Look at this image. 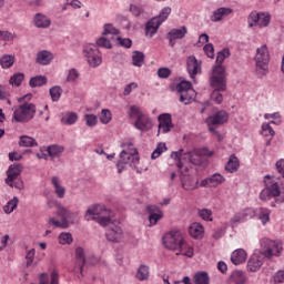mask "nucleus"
Masks as SVG:
<instances>
[{
  "instance_id": "1",
  "label": "nucleus",
  "mask_w": 284,
  "mask_h": 284,
  "mask_svg": "<svg viewBox=\"0 0 284 284\" xmlns=\"http://www.w3.org/2000/svg\"><path fill=\"white\" fill-rule=\"evenodd\" d=\"M114 213L106 209L103 204H95L90 206L85 214V221H97L101 227H111L115 222L112 221Z\"/></svg>"
},
{
  "instance_id": "2",
  "label": "nucleus",
  "mask_w": 284,
  "mask_h": 284,
  "mask_svg": "<svg viewBox=\"0 0 284 284\" xmlns=\"http://www.w3.org/2000/svg\"><path fill=\"white\" fill-rule=\"evenodd\" d=\"M55 214L61 221L57 220L55 217H49L48 223L49 225L60 227L61 230H68V227H70V223H74V219L77 217V213L70 211L62 204L57 205Z\"/></svg>"
},
{
  "instance_id": "3",
  "label": "nucleus",
  "mask_w": 284,
  "mask_h": 284,
  "mask_svg": "<svg viewBox=\"0 0 284 284\" xmlns=\"http://www.w3.org/2000/svg\"><path fill=\"white\" fill-rule=\"evenodd\" d=\"M139 164V152L136 149H129V150H122L120 153V160L116 163L118 172L121 174L123 170H125L126 165L130 168H134V170L138 172V174H141L143 170L136 168Z\"/></svg>"
},
{
  "instance_id": "4",
  "label": "nucleus",
  "mask_w": 284,
  "mask_h": 284,
  "mask_svg": "<svg viewBox=\"0 0 284 284\" xmlns=\"http://www.w3.org/2000/svg\"><path fill=\"white\" fill-rule=\"evenodd\" d=\"M37 114V105L30 102H22L13 112L12 121L16 123H29Z\"/></svg>"
},
{
  "instance_id": "5",
  "label": "nucleus",
  "mask_w": 284,
  "mask_h": 284,
  "mask_svg": "<svg viewBox=\"0 0 284 284\" xmlns=\"http://www.w3.org/2000/svg\"><path fill=\"white\" fill-rule=\"evenodd\" d=\"M261 248L256 251L265 258H272V256H280L281 252H283V244L281 242H276L264 237L260 242Z\"/></svg>"
},
{
  "instance_id": "6",
  "label": "nucleus",
  "mask_w": 284,
  "mask_h": 284,
  "mask_svg": "<svg viewBox=\"0 0 284 284\" xmlns=\"http://www.w3.org/2000/svg\"><path fill=\"white\" fill-rule=\"evenodd\" d=\"M210 85L213 90L224 91L227 90V75L224 65H215L212 70L210 78Z\"/></svg>"
},
{
  "instance_id": "7",
  "label": "nucleus",
  "mask_w": 284,
  "mask_h": 284,
  "mask_svg": "<svg viewBox=\"0 0 284 284\" xmlns=\"http://www.w3.org/2000/svg\"><path fill=\"white\" fill-rule=\"evenodd\" d=\"M21 172H23V166L21 164H11L7 170V179L6 184L9 187H16V190H23L26 185L23 184V180L21 176Z\"/></svg>"
},
{
  "instance_id": "8",
  "label": "nucleus",
  "mask_w": 284,
  "mask_h": 284,
  "mask_svg": "<svg viewBox=\"0 0 284 284\" xmlns=\"http://www.w3.org/2000/svg\"><path fill=\"white\" fill-rule=\"evenodd\" d=\"M163 245L166 250H172L173 252H179V250H185V240L180 231H171L166 233L163 237Z\"/></svg>"
},
{
  "instance_id": "9",
  "label": "nucleus",
  "mask_w": 284,
  "mask_h": 284,
  "mask_svg": "<svg viewBox=\"0 0 284 284\" xmlns=\"http://www.w3.org/2000/svg\"><path fill=\"white\" fill-rule=\"evenodd\" d=\"M272 179V175L264 176L265 189H263L260 193L261 201H270V199L281 196V185H278V182H274Z\"/></svg>"
},
{
  "instance_id": "10",
  "label": "nucleus",
  "mask_w": 284,
  "mask_h": 284,
  "mask_svg": "<svg viewBox=\"0 0 284 284\" xmlns=\"http://www.w3.org/2000/svg\"><path fill=\"white\" fill-rule=\"evenodd\" d=\"M175 90L180 95V103H184V105H190L196 99V91L190 81L182 80L176 84Z\"/></svg>"
},
{
  "instance_id": "11",
  "label": "nucleus",
  "mask_w": 284,
  "mask_h": 284,
  "mask_svg": "<svg viewBox=\"0 0 284 284\" xmlns=\"http://www.w3.org/2000/svg\"><path fill=\"white\" fill-rule=\"evenodd\" d=\"M256 72L262 77H265L270 71V51L267 45L263 44L261 48H257L255 55Z\"/></svg>"
},
{
  "instance_id": "12",
  "label": "nucleus",
  "mask_w": 284,
  "mask_h": 284,
  "mask_svg": "<svg viewBox=\"0 0 284 284\" xmlns=\"http://www.w3.org/2000/svg\"><path fill=\"white\" fill-rule=\"evenodd\" d=\"M83 57L87 59L91 68H99L103 63L101 51L94 43H88L83 45Z\"/></svg>"
},
{
  "instance_id": "13",
  "label": "nucleus",
  "mask_w": 284,
  "mask_h": 284,
  "mask_svg": "<svg viewBox=\"0 0 284 284\" xmlns=\"http://www.w3.org/2000/svg\"><path fill=\"white\" fill-rule=\"evenodd\" d=\"M105 236L111 243H121L123 240V229H121V224L119 222L111 224L105 233Z\"/></svg>"
},
{
  "instance_id": "14",
  "label": "nucleus",
  "mask_w": 284,
  "mask_h": 284,
  "mask_svg": "<svg viewBox=\"0 0 284 284\" xmlns=\"http://www.w3.org/2000/svg\"><path fill=\"white\" fill-rule=\"evenodd\" d=\"M229 119L230 115L225 110H221L206 118L205 123L206 125H224V123H227Z\"/></svg>"
},
{
  "instance_id": "15",
  "label": "nucleus",
  "mask_w": 284,
  "mask_h": 284,
  "mask_svg": "<svg viewBox=\"0 0 284 284\" xmlns=\"http://www.w3.org/2000/svg\"><path fill=\"white\" fill-rule=\"evenodd\" d=\"M159 130L158 134H168L174 128L172 124V115L170 113H163L159 116Z\"/></svg>"
},
{
  "instance_id": "16",
  "label": "nucleus",
  "mask_w": 284,
  "mask_h": 284,
  "mask_svg": "<svg viewBox=\"0 0 284 284\" xmlns=\"http://www.w3.org/2000/svg\"><path fill=\"white\" fill-rule=\"evenodd\" d=\"M204 154V156H214V152L209 151L207 148L202 149V151H191L186 153V156L193 165H201L202 159L201 155Z\"/></svg>"
},
{
  "instance_id": "17",
  "label": "nucleus",
  "mask_w": 284,
  "mask_h": 284,
  "mask_svg": "<svg viewBox=\"0 0 284 284\" xmlns=\"http://www.w3.org/2000/svg\"><path fill=\"white\" fill-rule=\"evenodd\" d=\"M265 258L267 257L258 253V251H255L251 256V258L248 260V263H247L248 271L257 272V270H261V267L263 266V263L265 262Z\"/></svg>"
},
{
  "instance_id": "18",
  "label": "nucleus",
  "mask_w": 284,
  "mask_h": 284,
  "mask_svg": "<svg viewBox=\"0 0 284 284\" xmlns=\"http://www.w3.org/2000/svg\"><path fill=\"white\" fill-rule=\"evenodd\" d=\"M33 26L40 30H48L52 26V19L43 13H36L33 17Z\"/></svg>"
},
{
  "instance_id": "19",
  "label": "nucleus",
  "mask_w": 284,
  "mask_h": 284,
  "mask_svg": "<svg viewBox=\"0 0 284 284\" xmlns=\"http://www.w3.org/2000/svg\"><path fill=\"white\" fill-rule=\"evenodd\" d=\"M221 183H225V178L220 173H215L201 182L202 187H219Z\"/></svg>"
},
{
  "instance_id": "20",
  "label": "nucleus",
  "mask_w": 284,
  "mask_h": 284,
  "mask_svg": "<svg viewBox=\"0 0 284 284\" xmlns=\"http://www.w3.org/2000/svg\"><path fill=\"white\" fill-rule=\"evenodd\" d=\"M186 70L191 79H195L196 74L201 72V62L196 60V57L191 55L186 59Z\"/></svg>"
},
{
  "instance_id": "21",
  "label": "nucleus",
  "mask_w": 284,
  "mask_h": 284,
  "mask_svg": "<svg viewBox=\"0 0 284 284\" xmlns=\"http://www.w3.org/2000/svg\"><path fill=\"white\" fill-rule=\"evenodd\" d=\"M152 119H150L148 115H140L139 119H136L134 126L136 130H140V132H148L152 130Z\"/></svg>"
},
{
  "instance_id": "22",
  "label": "nucleus",
  "mask_w": 284,
  "mask_h": 284,
  "mask_svg": "<svg viewBox=\"0 0 284 284\" xmlns=\"http://www.w3.org/2000/svg\"><path fill=\"white\" fill-rule=\"evenodd\" d=\"M232 12H234V9L227 8V7H221L213 12L211 17V21H213V23H219V21H223L225 17H230Z\"/></svg>"
},
{
  "instance_id": "23",
  "label": "nucleus",
  "mask_w": 284,
  "mask_h": 284,
  "mask_svg": "<svg viewBox=\"0 0 284 284\" xmlns=\"http://www.w3.org/2000/svg\"><path fill=\"white\" fill-rule=\"evenodd\" d=\"M146 210L149 212V221L151 225H156V223L163 219V212L158 206L149 205L146 206Z\"/></svg>"
},
{
  "instance_id": "24",
  "label": "nucleus",
  "mask_w": 284,
  "mask_h": 284,
  "mask_svg": "<svg viewBox=\"0 0 284 284\" xmlns=\"http://www.w3.org/2000/svg\"><path fill=\"white\" fill-rule=\"evenodd\" d=\"M247 261V252L243 248H237L231 254L233 265H243Z\"/></svg>"
},
{
  "instance_id": "25",
  "label": "nucleus",
  "mask_w": 284,
  "mask_h": 284,
  "mask_svg": "<svg viewBox=\"0 0 284 284\" xmlns=\"http://www.w3.org/2000/svg\"><path fill=\"white\" fill-rule=\"evenodd\" d=\"M159 28H161V22H158L156 18H152L145 23V36L152 39L159 32Z\"/></svg>"
},
{
  "instance_id": "26",
  "label": "nucleus",
  "mask_w": 284,
  "mask_h": 284,
  "mask_svg": "<svg viewBox=\"0 0 284 284\" xmlns=\"http://www.w3.org/2000/svg\"><path fill=\"white\" fill-rule=\"evenodd\" d=\"M52 59H54V55L48 50L40 51L37 54V63L40 65H50Z\"/></svg>"
},
{
  "instance_id": "27",
  "label": "nucleus",
  "mask_w": 284,
  "mask_h": 284,
  "mask_svg": "<svg viewBox=\"0 0 284 284\" xmlns=\"http://www.w3.org/2000/svg\"><path fill=\"white\" fill-rule=\"evenodd\" d=\"M247 277L243 271H233L227 280V284H245Z\"/></svg>"
},
{
  "instance_id": "28",
  "label": "nucleus",
  "mask_w": 284,
  "mask_h": 284,
  "mask_svg": "<svg viewBox=\"0 0 284 284\" xmlns=\"http://www.w3.org/2000/svg\"><path fill=\"white\" fill-rule=\"evenodd\" d=\"M75 267L83 274V267L85 265V251L83 247L79 246L75 248Z\"/></svg>"
},
{
  "instance_id": "29",
  "label": "nucleus",
  "mask_w": 284,
  "mask_h": 284,
  "mask_svg": "<svg viewBox=\"0 0 284 284\" xmlns=\"http://www.w3.org/2000/svg\"><path fill=\"white\" fill-rule=\"evenodd\" d=\"M51 183L54 187V193L58 199H65V186L61 185V180H59V176H52Z\"/></svg>"
},
{
  "instance_id": "30",
  "label": "nucleus",
  "mask_w": 284,
  "mask_h": 284,
  "mask_svg": "<svg viewBox=\"0 0 284 284\" xmlns=\"http://www.w3.org/2000/svg\"><path fill=\"white\" fill-rule=\"evenodd\" d=\"M239 168H241V163L239 162V158H236V154H232L225 165L226 172H230L231 174H234V172L239 171Z\"/></svg>"
},
{
  "instance_id": "31",
  "label": "nucleus",
  "mask_w": 284,
  "mask_h": 284,
  "mask_svg": "<svg viewBox=\"0 0 284 284\" xmlns=\"http://www.w3.org/2000/svg\"><path fill=\"white\" fill-rule=\"evenodd\" d=\"M189 234L193 239H201L203 236V225L199 222H194L189 227Z\"/></svg>"
},
{
  "instance_id": "32",
  "label": "nucleus",
  "mask_w": 284,
  "mask_h": 284,
  "mask_svg": "<svg viewBox=\"0 0 284 284\" xmlns=\"http://www.w3.org/2000/svg\"><path fill=\"white\" fill-rule=\"evenodd\" d=\"M138 281H148L150 278V266L141 264L136 271Z\"/></svg>"
},
{
  "instance_id": "33",
  "label": "nucleus",
  "mask_w": 284,
  "mask_h": 284,
  "mask_svg": "<svg viewBox=\"0 0 284 284\" xmlns=\"http://www.w3.org/2000/svg\"><path fill=\"white\" fill-rule=\"evenodd\" d=\"M170 14H172V8L164 7L158 16L153 17V19H156V22L162 26L168 21V17H170Z\"/></svg>"
},
{
  "instance_id": "34",
  "label": "nucleus",
  "mask_w": 284,
  "mask_h": 284,
  "mask_svg": "<svg viewBox=\"0 0 284 284\" xmlns=\"http://www.w3.org/2000/svg\"><path fill=\"white\" fill-rule=\"evenodd\" d=\"M48 83V78L44 75H36L30 79L29 85L30 88H41Z\"/></svg>"
},
{
  "instance_id": "35",
  "label": "nucleus",
  "mask_w": 284,
  "mask_h": 284,
  "mask_svg": "<svg viewBox=\"0 0 284 284\" xmlns=\"http://www.w3.org/2000/svg\"><path fill=\"white\" fill-rule=\"evenodd\" d=\"M20 148H37L39 145L34 138L28 135H21L19 141Z\"/></svg>"
},
{
  "instance_id": "36",
  "label": "nucleus",
  "mask_w": 284,
  "mask_h": 284,
  "mask_svg": "<svg viewBox=\"0 0 284 284\" xmlns=\"http://www.w3.org/2000/svg\"><path fill=\"white\" fill-rule=\"evenodd\" d=\"M183 190L190 191V190H196L199 187V179L187 176L185 181L182 182Z\"/></svg>"
},
{
  "instance_id": "37",
  "label": "nucleus",
  "mask_w": 284,
  "mask_h": 284,
  "mask_svg": "<svg viewBox=\"0 0 284 284\" xmlns=\"http://www.w3.org/2000/svg\"><path fill=\"white\" fill-rule=\"evenodd\" d=\"M64 150H65V148L58 145V144H52L47 148V152H48L49 156H51V159L61 156V154H63Z\"/></svg>"
},
{
  "instance_id": "38",
  "label": "nucleus",
  "mask_w": 284,
  "mask_h": 284,
  "mask_svg": "<svg viewBox=\"0 0 284 284\" xmlns=\"http://www.w3.org/2000/svg\"><path fill=\"white\" fill-rule=\"evenodd\" d=\"M168 34L171 39H184L185 34H187V28L183 26L181 29H171Z\"/></svg>"
},
{
  "instance_id": "39",
  "label": "nucleus",
  "mask_w": 284,
  "mask_h": 284,
  "mask_svg": "<svg viewBox=\"0 0 284 284\" xmlns=\"http://www.w3.org/2000/svg\"><path fill=\"white\" fill-rule=\"evenodd\" d=\"M77 121H79V115L74 112H68L61 118V123H64V125H74Z\"/></svg>"
},
{
  "instance_id": "40",
  "label": "nucleus",
  "mask_w": 284,
  "mask_h": 284,
  "mask_svg": "<svg viewBox=\"0 0 284 284\" xmlns=\"http://www.w3.org/2000/svg\"><path fill=\"white\" fill-rule=\"evenodd\" d=\"M132 63L135 68H141L145 63V54L141 51H134L132 54Z\"/></svg>"
},
{
  "instance_id": "41",
  "label": "nucleus",
  "mask_w": 284,
  "mask_h": 284,
  "mask_svg": "<svg viewBox=\"0 0 284 284\" xmlns=\"http://www.w3.org/2000/svg\"><path fill=\"white\" fill-rule=\"evenodd\" d=\"M193 281L195 284H210V274H207V272H197L194 277Z\"/></svg>"
},
{
  "instance_id": "42",
  "label": "nucleus",
  "mask_w": 284,
  "mask_h": 284,
  "mask_svg": "<svg viewBox=\"0 0 284 284\" xmlns=\"http://www.w3.org/2000/svg\"><path fill=\"white\" fill-rule=\"evenodd\" d=\"M0 65L3 70H8V68H12L14 65V55L4 54L0 58Z\"/></svg>"
},
{
  "instance_id": "43",
  "label": "nucleus",
  "mask_w": 284,
  "mask_h": 284,
  "mask_svg": "<svg viewBox=\"0 0 284 284\" xmlns=\"http://www.w3.org/2000/svg\"><path fill=\"white\" fill-rule=\"evenodd\" d=\"M49 94L51 97V101L57 103L61 99V94H63V89L59 85H54L49 90Z\"/></svg>"
},
{
  "instance_id": "44",
  "label": "nucleus",
  "mask_w": 284,
  "mask_h": 284,
  "mask_svg": "<svg viewBox=\"0 0 284 284\" xmlns=\"http://www.w3.org/2000/svg\"><path fill=\"white\" fill-rule=\"evenodd\" d=\"M26 79V74L21 73V72H18V73H14L10 80H9V83L11 85H14L16 88H19L21 85V83H23V80Z\"/></svg>"
},
{
  "instance_id": "45",
  "label": "nucleus",
  "mask_w": 284,
  "mask_h": 284,
  "mask_svg": "<svg viewBox=\"0 0 284 284\" xmlns=\"http://www.w3.org/2000/svg\"><path fill=\"white\" fill-rule=\"evenodd\" d=\"M19 205V197L14 196L12 200H10L7 205L3 206V210L6 214H12L14 210H17V206Z\"/></svg>"
},
{
  "instance_id": "46",
  "label": "nucleus",
  "mask_w": 284,
  "mask_h": 284,
  "mask_svg": "<svg viewBox=\"0 0 284 284\" xmlns=\"http://www.w3.org/2000/svg\"><path fill=\"white\" fill-rule=\"evenodd\" d=\"M271 211L265 207L258 210V219L261 220L262 225H267L270 223Z\"/></svg>"
},
{
  "instance_id": "47",
  "label": "nucleus",
  "mask_w": 284,
  "mask_h": 284,
  "mask_svg": "<svg viewBox=\"0 0 284 284\" xmlns=\"http://www.w3.org/2000/svg\"><path fill=\"white\" fill-rule=\"evenodd\" d=\"M176 256H186L187 258H192L194 256V248L189 245L187 242H185V248L184 250H179L176 252Z\"/></svg>"
},
{
  "instance_id": "48",
  "label": "nucleus",
  "mask_w": 284,
  "mask_h": 284,
  "mask_svg": "<svg viewBox=\"0 0 284 284\" xmlns=\"http://www.w3.org/2000/svg\"><path fill=\"white\" fill-rule=\"evenodd\" d=\"M166 150H168V146L165 145V143L160 142L155 148V150L152 152L151 159L153 160L159 159V156H161V154H163V152H165Z\"/></svg>"
},
{
  "instance_id": "49",
  "label": "nucleus",
  "mask_w": 284,
  "mask_h": 284,
  "mask_svg": "<svg viewBox=\"0 0 284 284\" xmlns=\"http://www.w3.org/2000/svg\"><path fill=\"white\" fill-rule=\"evenodd\" d=\"M227 58H230V49H223L220 52H217L216 65H223V61H225V59Z\"/></svg>"
},
{
  "instance_id": "50",
  "label": "nucleus",
  "mask_w": 284,
  "mask_h": 284,
  "mask_svg": "<svg viewBox=\"0 0 284 284\" xmlns=\"http://www.w3.org/2000/svg\"><path fill=\"white\" fill-rule=\"evenodd\" d=\"M240 213L242 214L244 221H250V219H254V216H256V210H254L253 207H246L240 211Z\"/></svg>"
},
{
  "instance_id": "51",
  "label": "nucleus",
  "mask_w": 284,
  "mask_h": 284,
  "mask_svg": "<svg viewBox=\"0 0 284 284\" xmlns=\"http://www.w3.org/2000/svg\"><path fill=\"white\" fill-rule=\"evenodd\" d=\"M100 121L103 123V125H108V123L112 121V112L108 109H103L101 111Z\"/></svg>"
},
{
  "instance_id": "52",
  "label": "nucleus",
  "mask_w": 284,
  "mask_h": 284,
  "mask_svg": "<svg viewBox=\"0 0 284 284\" xmlns=\"http://www.w3.org/2000/svg\"><path fill=\"white\" fill-rule=\"evenodd\" d=\"M261 13L253 11L248 16V28H254V26H258V19Z\"/></svg>"
},
{
  "instance_id": "53",
  "label": "nucleus",
  "mask_w": 284,
  "mask_h": 284,
  "mask_svg": "<svg viewBox=\"0 0 284 284\" xmlns=\"http://www.w3.org/2000/svg\"><path fill=\"white\" fill-rule=\"evenodd\" d=\"M97 48H106V50H112V42L108 38L101 37L97 40Z\"/></svg>"
},
{
  "instance_id": "54",
  "label": "nucleus",
  "mask_w": 284,
  "mask_h": 284,
  "mask_svg": "<svg viewBox=\"0 0 284 284\" xmlns=\"http://www.w3.org/2000/svg\"><path fill=\"white\" fill-rule=\"evenodd\" d=\"M72 234L71 233H61L59 235V243L60 245H70L72 243Z\"/></svg>"
},
{
  "instance_id": "55",
  "label": "nucleus",
  "mask_w": 284,
  "mask_h": 284,
  "mask_svg": "<svg viewBox=\"0 0 284 284\" xmlns=\"http://www.w3.org/2000/svg\"><path fill=\"white\" fill-rule=\"evenodd\" d=\"M276 134L274 129H272V125L267 123L262 124V136H271L273 138Z\"/></svg>"
},
{
  "instance_id": "56",
  "label": "nucleus",
  "mask_w": 284,
  "mask_h": 284,
  "mask_svg": "<svg viewBox=\"0 0 284 284\" xmlns=\"http://www.w3.org/2000/svg\"><path fill=\"white\" fill-rule=\"evenodd\" d=\"M257 26L258 28H267L270 26V14L260 13Z\"/></svg>"
},
{
  "instance_id": "57",
  "label": "nucleus",
  "mask_w": 284,
  "mask_h": 284,
  "mask_svg": "<svg viewBox=\"0 0 284 284\" xmlns=\"http://www.w3.org/2000/svg\"><path fill=\"white\" fill-rule=\"evenodd\" d=\"M14 39H17V33L0 30V41H14Z\"/></svg>"
},
{
  "instance_id": "58",
  "label": "nucleus",
  "mask_w": 284,
  "mask_h": 284,
  "mask_svg": "<svg viewBox=\"0 0 284 284\" xmlns=\"http://www.w3.org/2000/svg\"><path fill=\"white\" fill-rule=\"evenodd\" d=\"M221 90H213V92L211 93V99L212 101H214V103H216L217 105H221V103H223V94H221Z\"/></svg>"
},
{
  "instance_id": "59",
  "label": "nucleus",
  "mask_w": 284,
  "mask_h": 284,
  "mask_svg": "<svg viewBox=\"0 0 284 284\" xmlns=\"http://www.w3.org/2000/svg\"><path fill=\"white\" fill-rule=\"evenodd\" d=\"M243 221L245 220L240 211L235 215H233V217L230 220V226L236 227V225H239V223H243Z\"/></svg>"
},
{
  "instance_id": "60",
  "label": "nucleus",
  "mask_w": 284,
  "mask_h": 284,
  "mask_svg": "<svg viewBox=\"0 0 284 284\" xmlns=\"http://www.w3.org/2000/svg\"><path fill=\"white\" fill-rule=\"evenodd\" d=\"M84 120L87 122L88 128H94V125L99 123L98 118L94 114H85Z\"/></svg>"
},
{
  "instance_id": "61",
  "label": "nucleus",
  "mask_w": 284,
  "mask_h": 284,
  "mask_svg": "<svg viewBox=\"0 0 284 284\" xmlns=\"http://www.w3.org/2000/svg\"><path fill=\"white\" fill-rule=\"evenodd\" d=\"M199 216L203 219V221H212V210L202 209L199 211Z\"/></svg>"
},
{
  "instance_id": "62",
  "label": "nucleus",
  "mask_w": 284,
  "mask_h": 284,
  "mask_svg": "<svg viewBox=\"0 0 284 284\" xmlns=\"http://www.w3.org/2000/svg\"><path fill=\"white\" fill-rule=\"evenodd\" d=\"M272 281L274 284H281L284 283V270L277 271L273 276Z\"/></svg>"
},
{
  "instance_id": "63",
  "label": "nucleus",
  "mask_w": 284,
  "mask_h": 284,
  "mask_svg": "<svg viewBox=\"0 0 284 284\" xmlns=\"http://www.w3.org/2000/svg\"><path fill=\"white\" fill-rule=\"evenodd\" d=\"M102 34L108 36V34H113L116 36L119 34V29L114 28L112 24H104V30Z\"/></svg>"
},
{
  "instance_id": "64",
  "label": "nucleus",
  "mask_w": 284,
  "mask_h": 284,
  "mask_svg": "<svg viewBox=\"0 0 284 284\" xmlns=\"http://www.w3.org/2000/svg\"><path fill=\"white\" fill-rule=\"evenodd\" d=\"M275 168L278 172V174H281L282 179L284 178V159L278 160L275 163Z\"/></svg>"
}]
</instances>
